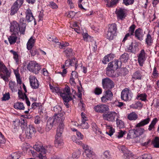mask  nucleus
Here are the masks:
<instances>
[{"mask_svg":"<svg viewBox=\"0 0 159 159\" xmlns=\"http://www.w3.org/2000/svg\"><path fill=\"white\" fill-rule=\"evenodd\" d=\"M138 99L144 101L146 99V95L145 94H139L137 96Z\"/></svg>","mask_w":159,"mask_h":159,"instance_id":"50","label":"nucleus"},{"mask_svg":"<svg viewBox=\"0 0 159 159\" xmlns=\"http://www.w3.org/2000/svg\"><path fill=\"white\" fill-rule=\"evenodd\" d=\"M113 97V94L111 91L107 90L105 91L104 96L101 98V100L102 102H105L111 100Z\"/></svg>","mask_w":159,"mask_h":159,"instance_id":"15","label":"nucleus"},{"mask_svg":"<svg viewBox=\"0 0 159 159\" xmlns=\"http://www.w3.org/2000/svg\"><path fill=\"white\" fill-rule=\"evenodd\" d=\"M126 10L124 9L120 8L117 10L116 11L118 19L122 20L126 16Z\"/></svg>","mask_w":159,"mask_h":159,"instance_id":"17","label":"nucleus"},{"mask_svg":"<svg viewBox=\"0 0 159 159\" xmlns=\"http://www.w3.org/2000/svg\"><path fill=\"white\" fill-rule=\"evenodd\" d=\"M93 109L97 112L100 113H106L109 110L108 106L106 104H98L94 107Z\"/></svg>","mask_w":159,"mask_h":159,"instance_id":"12","label":"nucleus"},{"mask_svg":"<svg viewBox=\"0 0 159 159\" xmlns=\"http://www.w3.org/2000/svg\"><path fill=\"white\" fill-rule=\"evenodd\" d=\"M116 26L115 24H112L109 26L107 34V38L109 40L113 39L116 36Z\"/></svg>","mask_w":159,"mask_h":159,"instance_id":"7","label":"nucleus"},{"mask_svg":"<svg viewBox=\"0 0 159 159\" xmlns=\"http://www.w3.org/2000/svg\"><path fill=\"white\" fill-rule=\"evenodd\" d=\"M122 157L123 159H134V155L129 150L124 154L122 156Z\"/></svg>","mask_w":159,"mask_h":159,"instance_id":"24","label":"nucleus"},{"mask_svg":"<svg viewBox=\"0 0 159 159\" xmlns=\"http://www.w3.org/2000/svg\"><path fill=\"white\" fill-rule=\"evenodd\" d=\"M118 115L115 111H111L109 113L102 115L103 119L110 122H114L116 117L117 118Z\"/></svg>","mask_w":159,"mask_h":159,"instance_id":"9","label":"nucleus"},{"mask_svg":"<svg viewBox=\"0 0 159 159\" xmlns=\"http://www.w3.org/2000/svg\"><path fill=\"white\" fill-rule=\"evenodd\" d=\"M120 59L121 62L125 63L129 59V55L127 53H125L121 55Z\"/></svg>","mask_w":159,"mask_h":159,"instance_id":"33","label":"nucleus"},{"mask_svg":"<svg viewBox=\"0 0 159 159\" xmlns=\"http://www.w3.org/2000/svg\"><path fill=\"white\" fill-rule=\"evenodd\" d=\"M61 136H57L56 134L55 141V145L57 147L61 146L63 145V140L60 138Z\"/></svg>","mask_w":159,"mask_h":159,"instance_id":"22","label":"nucleus"},{"mask_svg":"<svg viewBox=\"0 0 159 159\" xmlns=\"http://www.w3.org/2000/svg\"><path fill=\"white\" fill-rule=\"evenodd\" d=\"M18 94L20 98L22 99L23 100H24L25 99V93H24L23 94L22 92L20 90H19L18 93Z\"/></svg>","mask_w":159,"mask_h":159,"instance_id":"58","label":"nucleus"},{"mask_svg":"<svg viewBox=\"0 0 159 159\" xmlns=\"http://www.w3.org/2000/svg\"><path fill=\"white\" fill-rule=\"evenodd\" d=\"M9 157H11L10 159H19L20 156L18 152H15L12 154Z\"/></svg>","mask_w":159,"mask_h":159,"instance_id":"49","label":"nucleus"},{"mask_svg":"<svg viewBox=\"0 0 159 159\" xmlns=\"http://www.w3.org/2000/svg\"><path fill=\"white\" fill-rule=\"evenodd\" d=\"M103 156L105 159H109L111 157V155L109 150H106L104 152Z\"/></svg>","mask_w":159,"mask_h":159,"instance_id":"42","label":"nucleus"},{"mask_svg":"<svg viewBox=\"0 0 159 159\" xmlns=\"http://www.w3.org/2000/svg\"><path fill=\"white\" fill-rule=\"evenodd\" d=\"M102 84L103 88L108 90L113 88L115 85L113 82L107 77L102 79Z\"/></svg>","mask_w":159,"mask_h":159,"instance_id":"8","label":"nucleus"},{"mask_svg":"<svg viewBox=\"0 0 159 159\" xmlns=\"http://www.w3.org/2000/svg\"><path fill=\"white\" fill-rule=\"evenodd\" d=\"M60 95L62 97L63 100H64L66 102L69 99L72 100L70 89L68 86H66L64 90L63 93H60Z\"/></svg>","mask_w":159,"mask_h":159,"instance_id":"11","label":"nucleus"},{"mask_svg":"<svg viewBox=\"0 0 159 159\" xmlns=\"http://www.w3.org/2000/svg\"><path fill=\"white\" fill-rule=\"evenodd\" d=\"M80 152L79 151H77L76 152H74L72 155V157L75 159L78 158L80 156Z\"/></svg>","mask_w":159,"mask_h":159,"instance_id":"52","label":"nucleus"},{"mask_svg":"<svg viewBox=\"0 0 159 159\" xmlns=\"http://www.w3.org/2000/svg\"><path fill=\"white\" fill-rule=\"evenodd\" d=\"M10 98V94L9 93H7L3 95V96L2 98V101H7Z\"/></svg>","mask_w":159,"mask_h":159,"instance_id":"55","label":"nucleus"},{"mask_svg":"<svg viewBox=\"0 0 159 159\" xmlns=\"http://www.w3.org/2000/svg\"><path fill=\"white\" fill-rule=\"evenodd\" d=\"M26 27V26L24 27L23 26V25H20L19 27V32L20 31V32L21 34H24Z\"/></svg>","mask_w":159,"mask_h":159,"instance_id":"54","label":"nucleus"},{"mask_svg":"<svg viewBox=\"0 0 159 159\" xmlns=\"http://www.w3.org/2000/svg\"><path fill=\"white\" fill-rule=\"evenodd\" d=\"M142 104L139 102L136 103L134 104H132L130 106V107L133 109H137L138 108H141L142 107Z\"/></svg>","mask_w":159,"mask_h":159,"instance_id":"43","label":"nucleus"},{"mask_svg":"<svg viewBox=\"0 0 159 159\" xmlns=\"http://www.w3.org/2000/svg\"><path fill=\"white\" fill-rule=\"evenodd\" d=\"M117 148L119 150L124 154L129 151L124 146L119 145L117 147Z\"/></svg>","mask_w":159,"mask_h":159,"instance_id":"45","label":"nucleus"},{"mask_svg":"<svg viewBox=\"0 0 159 159\" xmlns=\"http://www.w3.org/2000/svg\"><path fill=\"white\" fill-rule=\"evenodd\" d=\"M94 92L96 95H99L102 93V89L99 88H96L95 89Z\"/></svg>","mask_w":159,"mask_h":159,"instance_id":"60","label":"nucleus"},{"mask_svg":"<svg viewBox=\"0 0 159 159\" xmlns=\"http://www.w3.org/2000/svg\"><path fill=\"white\" fill-rule=\"evenodd\" d=\"M82 147L84 150V154L86 156L87 159H93L95 157L94 153L89 146L85 144H82Z\"/></svg>","mask_w":159,"mask_h":159,"instance_id":"10","label":"nucleus"},{"mask_svg":"<svg viewBox=\"0 0 159 159\" xmlns=\"http://www.w3.org/2000/svg\"><path fill=\"white\" fill-rule=\"evenodd\" d=\"M49 6L53 9H57L58 8V6L56 4L53 2H50Z\"/></svg>","mask_w":159,"mask_h":159,"instance_id":"64","label":"nucleus"},{"mask_svg":"<svg viewBox=\"0 0 159 159\" xmlns=\"http://www.w3.org/2000/svg\"><path fill=\"white\" fill-rule=\"evenodd\" d=\"M24 1V0H17L14 4H16V5H17L20 8L23 3Z\"/></svg>","mask_w":159,"mask_h":159,"instance_id":"59","label":"nucleus"},{"mask_svg":"<svg viewBox=\"0 0 159 159\" xmlns=\"http://www.w3.org/2000/svg\"><path fill=\"white\" fill-rule=\"evenodd\" d=\"M33 148L36 151L40 152L39 155V159H47L46 156L43 155L46 153V150L41 144H35L33 146Z\"/></svg>","mask_w":159,"mask_h":159,"instance_id":"6","label":"nucleus"},{"mask_svg":"<svg viewBox=\"0 0 159 159\" xmlns=\"http://www.w3.org/2000/svg\"><path fill=\"white\" fill-rule=\"evenodd\" d=\"M116 123L117 127L120 129L123 128L125 127L124 122L122 120L118 119L117 118H116Z\"/></svg>","mask_w":159,"mask_h":159,"instance_id":"34","label":"nucleus"},{"mask_svg":"<svg viewBox=\"0 0 159 159\" xmlns=\"http://www.w3.org/2000/svg\"><path fill=\"white\" fill-rule=\"evenodd\" d=\"M145 42L148 46H151L153 42V39L151 35L149 33L147 34V37L145 39Z\"/></svg>","mask_w":159,"mask_h":159,"instance_id":"28","label":"nucleus"},{"mask_svg":"<svg viewBox=\"0 0 159 159\" xmlns=\"http://www.w3.org/2000/svg\"><path fill=\"white\" fill-rule=\"evenodd\" d=\"M92 128L93 131L96 132V133H98V132H99V129L98 128L97 125L95 123H92Z\"/></svg>","mask_w":159,"mask_h":159,"instance_id":"57","label":"nucleus"},{"mask_svg":"<svg viewBox=\"0 0 159 159\" xmlns=\"http://www.w3.org/2000/svg\"><path fill=\"white\" fill-rule=\"evenodd\" d=\"M150 118L148 117L142 120L136 125V127H141L148 124L150 121Z\"/></svg>","mask_w":159,"mask_h":159,"instance_id":"21","label":"nucleus"},{"mask_svg":"<svg viewBox=\"0 0 159 159\" xmlns=\"http://www.w3.org/2000/svg\"><path fill=\"white\" fill-rule=\"evenodd\" d=\"M26 18L28 22H30L34 20V25L36 24V21L32 15L31 10L28 9H27L25 12Z\"/></svg>","mask_w":159,"mask_h":159,"instance_id":"19","label":"nucleus"},{"mask_svg":"<svg viewBox=\"0 0 159 159\" xmlns=\"http://www.w3.org/2000/svg\"><path fill=\"white\" fill-rule=\"evenodd\" d=\"M136 51L135 47H134L132 43L128 48L127 51L129 52H134Z\"/></svg>","mask_w":159,"mask_h":159,"instance_id":"48","label":"nucleus"},{"mask_svg":"<svg viewBox=\"0 0 159 159\" xmlns=\"http://www.w3.org/2000/svg\"><path fill=\"white\" fill-rule=\"evenodd\" d=\"M127 118L130 120H135L138 119V116L135 112H132L128 114Z\"/></svg>","mask_w":159,"mask_h":159,"instance_id":"25","label":"nucleus"},{"mask_svg":"<svg viewBox=\"0 0 159 159\" xmlns=\"http://www.w3.org/2000/svg\"><path fill=\"white\" fill-rule=\"evenodd\" d=\"M19 25L18 23L15 21H13L11 23L10 30L11 32H13V33L17 34L19 32Z\"/></svg>","mask_w":159,"mask_h":159,"instance_id":"18","label":"nucleus"},{"mask_svg":"<svg viewBox=\"0 0 159 159\" xmlns=\"http://www.w3.org/2000/svg\"><path fill=\"white\" fill-rule=\"evenodd\" d=\"M27 69L30 72L37 74L41 69V67L36 61H31L28 64Z\"/></svg>","mask_w":159,"mask_h":159,"instance_id":"3","label":"nucleus"},{"mask_svg":"<svg viewBox=\"0 0 159 159\" xmlns=\"http://www.w3.org/2000/svg\"><path fill=\"white\" fill-rule=\"evenodd\" d=\"M140 127H136V125L135 126V129H134L136 131L135 133L137 134V137L142 134L145 131L143 128Z\"/></svg>","mask_w":159,"mask_h":159,"instance_id":"32","label":"nucleus"},{"mask_svg":"<svg viewBox=\"0 0 159 159\" xmlns=\"http://www.w3.org/2000/svg\"><path fill=\"white\" fill-rule=\"evenodd\" d=\"M17 39V37L16 35V34L13 33L8 38V41L11 44L15 43Z\"/></svg>","mask_w":159,"mask_h":159,"instance_id":"26","label":"nucleus"},{"mask_svg":"<svg viewBox=\"0 0 159 159\" xmlns=\"http://www.w3.org/2000/svg\"><path fill=\"white\" fill-rule=\"evenodd\" d=\"M134 0H123V3L126 6H127L132 4L134 3Z\"/></svg>","mask_w":159,"mask_h":159,"instance_id":"53","label":"nucleus"},{"mask_svg":"<svg viewBox=\"0 0 159 159\" xmlns=\"http://www.w3.org/2000/svg\"><path fill=\"white\" fill-rule=\"evenodd\" d=\"M20 25H23V26L25 27L26 26V21L24 18H21L20 20Z\"/></svg>","mask_w":159,"mask_h":159,"instance_id":"61","label":"nucleus"},{"mask_svg":"<svg viewBox=\"0 0 159 159\" xmlns=\"http://www.w3.org/2000/svg\"><path fill=\"white\" fill-rule=\"evenodd\" d=\"M19 7L17 5H16L14 4L11 8L10 15H13L16 13L18 10Z\"/></svg>","mask_w":159,"mask_h":159,"instance_id":"38","label":"nucleus"},{"mask_svg":"<svg viewBox=\"0 0 159 159\" xmlns=\"http://www.w3.org/2000/svg\"><path fill=\"white\" fill-rule=\"evenodd\" d=\"M135 27V25L134 24L131 25L129 28V32L128 33V34H129L131 36H133L134 35V31Z\"/></svg>","mask_w":159,"mask_h":159,"instance_id":"46","label":"nucleus"},{"mask_svg":"<svg viewBox=\"0 0 159 159\" xmlns=\"http://www.w3.org/2000/svg\"><path fill=\"white\" fill-rule=\"evenodd\" d=\"M114 57V55L113 54H110L106 56L104 58L102 62L104 64H106L107 62L111 60Z\"/></svg>","mask_w":159,"mask_h":159,"instance_id":"29","label":"nucleus"},{"mask_svg":"<svg viewBox=\"0 0 159 159\" xmlns=\"http://www.w3.org/2000/svg\"><path fill=\"white\" fill-rule=\"evenodd\" d=\"M64 52L67 57H69L74 54V53L72 52V50L70 48H68L65 50Z\"/></svg>","mask_w":159,"mask_h":159,"instance_id":"41","label":"nucleus"},{"mask_svg":"<svg viewBox=\"0 0 159 159\" xmlns=\"http://www.w3.org/2000/svg\"><path fill=\"white\" fill-rule=\"evenodd\" d=\"M142 77L141 73L139 71H136L133 76V78L136 80H141Z\"/></svg>","mask_w":159,"mask_h":159,"instance_id":"37","label":"nucleus"},{"mask_svg":"<svg viewBox=\"0 0 159 159\" xmlns=\"http://www.w3.org/2000/svg\"><path fill=\"white\" fill-rule=\"evenodd\" d=\"M115 70L112 68L110 67L107 66V67L106 69V75L108 76H113L114 75Z\"/></svg>","mask_w":159,"mask_h":159,"instance_id":"30","label":"nucleus"},{"mask_svg":"<svg viewBox=\"0 0 159 159\" xmlns=\"http://www.w3.org/2000/svg\"><path fill=\"white\" fill-rule=\"evenodd\" d=\"M138 62L140 66H142L146 60L147 56L143 49L142 50L138 56Z\"/></svg>","mask_w":159,"mask_h":159,"instance_id":"14","label":"nucleus"},{"mask_svg":"<svg viewBox=\"0 0 159 159\" xmlns=\"http://www.w3.org/2000/svg\"><path fill=\"white\" fill-rule=\"evenodd\" d=\"M152 143L155 148H159V138L157 137H156L153 139L152 142Z\"/></svg>","mask_w":159,"mask_h":159,"instance_id":"40","label":"nucleus"},{"mask_svg":"<svg viewBox=\"0 0 159 159\" xmlns=\"http://www.w3.org/2000/svg\"><path fill=\"white\" fill-rule=\"evenodd\" d=\"M30 85L33 89H37L39 86V84L37 79L34 76H30L29 78Z\"/></svg>","mask_w":159,"mask_h":159,"instance_id":"16","label":"nucleus"},{"mask_svg":"<svg viewBox=\"0 0 159 159\" xmlns=\"http://www.w3.org/2000/svg\"><path fill=\"white\" fill-rule=\"evenodd\" d=\"M105 126L107 129L108 130V131L106 132L107 133L111 136L113 134L114 132V129H113L112 127L110 125H106Z\"/></svg>","mask_w":159,"mask_h":159,"instance_id":"39","label":"nucleus"},{"mask_svg":"<svg viewBox=\"0 0 159 159\" xmlns=\"http://www.w3.org/2000/svg\"><path fill=\"white\" fill-rule=\"evenodd\" d=\"M135 129L130 130L129 131V133L128 134V136L130 138H134L137 137V135L135 133Z\"/></svg>","mask_w":159,"mask_h":159,"instance_id":"35","label":"nucleus"},{"mask_svg":"<svg viewBox=\"0 0 159 159\" xmlns=\"http://www.w3.org/2000/svg\"><path fill=\"white\" fill-rule=\"evenodd\" d=\"M2 72L5 74V75H3L2 74H0V76L4 81H8V78L10 76V73L9 72L6 67L2 62L0 61V72Z\"/></svg>","mask_w":159,"mask_h":159,"instance_id":"4","label":"nucleus"},{"mask_svg":"<svg viewBox=\"0 0 159 159\" xmlns=\"http://www.w3.org/2000/svg\"><path fill=\"white\" fill-rule=\"evenodd\" d=\"M9 86L12 91H15L16 89V85L15 82L10 81L9 83Z\"/></svg>","mask_w":159,"mask_h":159,"instance_id":"44","label":"nucleus"},{"mask_svg":"<svg viewBox=\"0 0 159 159\" xmlns=\"http://www.w3.org/2000/svg\"><path fill=\"white\" fill-rule=\"evenodd\" d=\"M72 131L76 132V134L77 136L78 139H75V136H73L72 137V139L73 141L76 143L81 145L82 146L83 143L80 140L84 138V136L79 131H78L76 129H75L74 128H71Z\"/></svg>","mask_w":159,"mask_h":159,"instance_id":"13","label":"nucleus"},{"mask_svg":"<svg viewBox=\"0 0 159 159\" xmlns=\"http://www.w3.org/2000/svg\"><path fill=\"white\" fill-rule=\"evenodd\" d=\"M19 123L20 125V124L21 127L24 129H23V133H25V137L28 139L31 138L32 135L34 134L35 131L34 127L32 125H29L26 129L25 128L27 126V123L26 119L21 118L19 121Z\"/></svg>","mask_w":159,"mask_h":159,"instance_id":"2","label":"nucleus"},{"mask_svg":"<svg viewBox=\"0 0 159 159\" xmlns=\"http://www.w3.org/2000/svg\"><path fill=\"white\" fill-rule=\"evenodd\" d=\"M70 63L71 64V66H74L75 65V68L77 67L76 62L77 61L75 59H72L71 60H70Z\"/></svg>","mask_w":159,"mask_h":159,"instance_id":"62","label":"nucleus"},{"mask_svg":"<svg viewBox=\"0 0 159 159\" xmlns=\"http://www.w3.org/2000/svg\"><path fill=\"white\" fill-rule=\"evenodd\" d=\"M158 121V120L157 118H154L152 120L148 128V129L149 131H151L154 128L155 126Z\"/></svg>","mask_w":159,"mask_h":159,"instance_id":"31","label":"nucleus"},{"mask_svg":"<svg viewBox=\"0 0 159 159\" xmlns=\"http://www.w3.org/2000/svg\"><path fill=\"white\" fill-rule=\"evenodd\" d=\"M35 40L32 37L29 39L27 44V48L28 50H30L34 45Z\"/></svg>","mask_w":159,"mask_h":159,"instance_id":"27","label":"nucleus"},{"mask_svg":"<svg viewBox=\"0 0 159 159\" xmlns=\"http://www.w3.org/2000/svg\"><path fill=\"white\" fill-rule=\"evenodd\" d=\"M62 110L61 108L59 106L57 105L53 107L54 111L56 113H58V114H61L62 116V114L61 113H59V112H61ZM57 114H55L56 116Z\"/></svg>","mask_w":159,"mask_h":159,"instance_id":"47","label":"nucleus"},{"mask_svg":"<svg viewBox=\"0 0 159 159\" xmlns=\"http://www.w3.org/2000/svg\"><path fill=\"white\" fill-rule=\"evenodd\" d=\"M133 94L131 91L129 89L125 88L121 92V99L125 101H129L132 98Z\"/></svg>","mask_w":159,"mask_h":159,"instance_id":"5","label":"nucleus"},{"mask_svg":"<svg viewBox=\"0 0 159 159\" xmlns=\"http://www.w3.org/2000/svg\"><path fill=\"white\" fill-rule=\"evenodd\" d=\"M14 107L16 109L21 110H24L25 107L22 103L18 102L15 103L14 105Z\"/></svg>","mask_w":159,"mask_h":159,"instance_id":"36","label":"nucleus"},{"mask_svg":"<svg viewBox=\"0 0 159 159\" xmlns=\"http://www.w3.org/2000/svg\"><path fill=\"white\" fill-rule=\"evenodd\" d=\"M143 159H152V157L150 154H145L141 156Z\"/></svg>","mask_w":159,"mask_h":159,"instance_id":"63","label":"nucleus"},{"mask_svg":"<svg viewBox=\"0 0 159 159\" xmlns=\"http://www.w3.org/2000/svg\"><path fill=\"white\" fill-rule=\"evenodd\" d=\"M81 126L83 129H87L89 128V125L88 123L86 122V121H82V123L81 124Z\"/></svg>","mask_w":159,"mask_h":159,"instance_id":"56","label":"nucleus"},{"mask_svg":"<svg viewBox=\"0 0 159 159\" xmlns=\"http://www.w3.org/2000/svg\"><path fill=\"white\" fill-rule=\"evenodd\" d=\"M126 133V132L125 130H119L118 132V135L117 137L118 138H120L122 137L123 135Z\"/></svg>","mask_w":159,"mask_h":159,"instance_id":"51","label":"nucleus"},{"mask_svg":"<svg viewBox=\"0 0 159 159\" xmlns=\"http://www.w3.org/2000/svg\"><path fill=\"white\" fill-rule=\"evenodd\" d=\"M65 119V117L61 116V114H58L52 118H49L48 120L46 126V129L47 131H49L52 129L54 124L58 123L61 121L58 127L57 130V136H61L63 132L64 124L62 122Z\"/></svg>","mask_w":159,"mask_h":159,"instance_id":"1","label":"nucleus"},{"mask_svg":"<svg viewBox=\"0 0 159 159\" xmlns=\"http://www.w3.org/2000/svg\"><path fill=\"white\" fill-rule=\"evenodd\" d=\"M118 62L119 61L117 60H115L109 63L107 66L116 70L120 67L118 65Z\"/></svg>","mask_w":159,"mask_h":159,"instance_id":"23","label":"nucleus"},{"mask_svg":"<svg viewBox=\"0 0 159 159\" xmlns=\"http://www.w3.org/2000/svg\"><path fill=\"white\" fill-rule=\"evenodd\" d=\"M134 35L135 37L140 41H142L143 39V34L141 29L140 28L136 29L134 32Z\"/></svg>","mask_w":159,"mask_h":159,"instance_id":"20","label":"nucleus"}]
</instances>
